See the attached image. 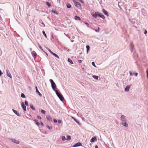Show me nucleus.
<instances>
[{
	"mask_svg": "<svg viewBox=\"0 0 148 148\" xmlns=\"http://www.w3.org/2000/svg\"><path fill=\"white\" fill-rule=\"evenodd\" d=\"M46 118L48 120H49V121L52 122V118L51 117L49 116H47Z\"/></svg>",
	"mask_w": 148,
	"mask_h": 148,
	"instance_id": "nucleus-19",
	"label": "nucleus"
},
{
	"mask_svg": "<svg viewBox=\"0 0 148 148\" xmlns=\"http://www.w3.org/2000/svg\"><path fill=\"white\" fill-rule=\"evenodd\" d=\"M58 97L59 98L60 100L62 101H63L64 100V97L61 93L60 94Z\"/></svg>",
	"mask_w": 148,
	"mask_h": 148,
	"instance_id": "nucleus-4",
	"label": "nucleus"
},
{
	"mask_svg": "<svg viewBox=\"0 0 148 148\" xmlns=\"http://www.w3.org/2000/svg\"><path fill=\"white\" fill-rule=\"evenodd\" d=\"M52 55H53L55 57H56L59 59V57L58 56V55H57L56 54L53 53L52 54Z\"/></svg>",
	"mask_w": 148,
	"mask_h": 148,
	"instance_id": "nucleus-28",
	"label": "nucleus"
},
{
	"mask_svg": "<svg viewBox=\"0 0 148 148\" xmlns=\"http://www.w3.org/2000/svg\"><path fill=\"white\" fill-rule=\"evenodd\" d=\"M81 3H83L84 2L82 0H79Z\"/></svg>",
	"mask_w": 148,
	"mask_h": 148,
	"instance_id": "nucleus-55",
	"label": "nucleus"
},
{
	"mask_svg": "<svg viewBox=\"0 0 148 148\" xmlns=\"http://www.w3.org/2000/svg\"><path fill=\"white\" fill-rule=\"evenodd\" d=\"M6 72L7 75L11 79L12 78V76L11 75L10 72L9 71L8 69H6Z\"/></svg>",
	"mask_w": 148,
	"mask_h": 148,
	"instance_id": "nucleus-7",
	"label": "nucleus"
},
{
	"mask_svg": "<svg viewBox=\"0 0 148 148\" xmlns=\"http://www.w3.org/2000/svg\"><path fill=\"white\" fill-rule=\"evenodd\" d=\"M10 140L12 142L16 144H18L19 143V142L18 141L16 140L15 139H14L13 138H11L10 139Z\"/></svg>",
	"mask_w": 148,
	"mask_h": 148,
	"instance_id": "nucleus-3",
	"label": "nucleus"
},
{
	"mask_svg": "<svg viewBox=\"0 0 148 148\" xmlns=\"http://www.w3.org/2000/svg\"><path fill=\"white\" fill-rule=\"evenodd\" d=\"M98 29H95V31L96 32H98L99 31V27H98Z\"/></svg>",
	"mask_w": 148,
	"mask_h": 148,
	"instance_id": "nucleus-47",
	"label": "nucleus"
},
{
	"mask_svg": "<svg viewBox=\"0 0 148 148\" xmlns=\"http://www.w3.org/2000/svg\"><path fill=\"white\" fill-rule=\"evenodd\" d=\"M95 148H98V146L97 145H96L95 146Z\"/></svg>",
	"mask_w": 148,
	"mask_h": 148,
	"instance_id": "nucleus-58",
	"label": "nucleus"
},
{
	"mask_svg": "<svg viewBox=\"0 0 148 148\" xmlns=\"http://www.w3.org/2000/svg\"><path fill=\"white\" fill-rule=\"evenodd\" d=\"M35 88H36V90H38V88H37V87L36 86Z\"/></svg>",
	"mask_w": 148,
	"mask_h": 148,
	"instance_id": "nucleus-60",
	"label": "nucleus"
},
{
	"mask_svg": "<svg viewBox=\"0 0 148 148\" xmlns=\"http://www.w3.org/2000/svg\"><path fill=\"white\" fill-rule=\"evenodd\" d=\"M121 124L123 126L127 127L128 126V124L127 122L126 121H124L122 122Z\"/></svg>",
	"mask_w": 148,
	"mask_h": 148,
	"instance_id": "nucleus-5",
	"label": "nucleus"
},
{
	"mask_svg": "<svg viewBox=\"0 0 148 148\" xmlns=\"http://www.w3.org/2000/svg\"><path fill=\"white\" fill-rule=\"evenodd\" d=\"M130 45V50H131V52H133L134 50V45L132 44V43H131Z\"/></svg>",
	"mask_w": 148,
	"mask_h": 148,
	"instance_id": "nucleus-16",
	"label": "nucleus"
},
{
	"mask_svg": "<svg viewBox=\"0 0 148 148\" xmlns=\"http://www.w3.org/2000/svg\"><path fill=\"white\" fill-rule=\"evenodd\" d=\"M130 87V86L127 85V86H126L125 87V91L126 92H127L129 91Z\"/></svg>",
	"mask_w": 148,
	"mask_h": 148,
	"instance_id": "nucleus-15",
	"label": "nucleus"
},
{
	"mask_svg": "<svg viewBox=\"0 0 148 148\" xmlns=\"http://www.w3.org/2000/svg\"><path fill=\"white\" fill-rule=\"evenodd\" d=\"M71 5L69 3L66 4V7L68 8H70L71 7Z\"/></svg>",
	"mask_w": 148,
	"mask_h": 148,
	"instance_id": "nucleus-32",
	"label": "nucleus"
},
{
	"mask_svg": "<svg viewBox=\"0 0 148 148\" xmlns=\"http://www.w3.org/2000/svg\"><path fill=\"white\" fill-rule=\"evenodd\" d=\"M136 76H137L138 75V73H136L135 74H134Z\"/></svg>",
	"mask_w": 148,
	"mask_h": 148,
	"instance_id": "nucleus-56",
	"label": "nucleus"
},
{
	"mask_svg": "<svg viewBox=\"0 0 148 148\" xmlns=\"http://www.w3.org/2000/svg\"><path fill=\"white\" fill-rule=\"evenodd\" d=\"M32 48H30V51H32Z\"/></svg>",
	"mask_w": 148,
	"mask_h": 148,
	"instance_id": "nucleus-61",
	"label": "nucleus"
},
{
	"mask_svg": "<svg viewBox=\"0 0 148 148\" xmlns=\"http://www.w3.org/2000/svg\"><path fill=\"white\" fill-rule=\"evenodd\" d=\"M82 62V60H78V62L79 63H81Z\"/></svg>",
	"mask_w": 148,
	"mask_h": 148,
	"instance_id": "nucleus-52",
	"label": "nucleus"
},
{
	"mask_svg": "<svg viewBox=\"0 0 148 148\" xmlns=\"http://www.w3.org/2000/svg\"><path fill=\"white\" fill-rule=\"evenodd\" d=\"M62 140L63 141L65 140H66V139L64 136H62Z\"/></svg>",
	"mask_w": 148,
	"mask_h": 148,
	"instance_id": "nucleus-39",
	"label": "nucleus"
},
{
	"mask_svg": "<svg viewBox=\"0 0 148 148\" xmlns=\"http://www.w3.org/2000/svg\"><path fill=\"white\" fill-rule=\"evenodd\" d=\"M35 88H36V90H38V88H37V87L36 86Z\"/></svg>",
	"mask_w": 148,
	"mask_h": 148,
	"instance_id": "nucleus-59",
	"label": "nucleus"
},
{
	"mask_svg": "<svg viewBox=\"0 0 148 148\" xmlns=\"http://www.w3.org/2000/svg\"><path fill=\"white\" fill-rule=\"evenodd\" d=\"M49 81L51 83L53 89V90H56V89H57L55 83L52 79H50Z\"/></svg>",
	"mask_w": 148,
	"mask_h": 148,
	"instance_id": "nucleus-1",
	"label": "nucleus"
},
{
	"mask_svg": "<svg viewBox=\"0 0 148 148\" xmlns=\"http://www.w3.org/2000/svg\"><path fill=\"white\" fill-rule=\"evenodd\" d=\"M51 12L55 14H58V12L56 10H51Z\"/></svg>",
	"mask_w": 148,
	"mask_h": 148,
	"instance_id": "nucleus-27",
	"label": "nucleus"
},
{
	"mask_svg": "<svg viewBox=\"0 0 148 148\" xmlns=\"http://www.w3.org/2000/svg\"><path fill=\"white\" fill-rule=\"evenodd\" d=\"M86 52L88 53L90 50V47L88 45H87L86 46Z\"/></svg>",
	"mask_w": 148,
	"mask_h": 148,
	"instance_id": "nucleus-20",
	"label": "nucleus"
},
{
	"mask_svg": "<svg viewBox=\"0 0 148 148\" xmlns=\"http://www.w3.org/2000/svg\"><path fill=\"white\" fill-rule=\"evenodd\" d=\"M53 121L54 123H56L57 122V121L56 119H54Z\"/></svg>",
	"mask_w": 148,
	"mask_h": 148,
	"instance_id": "nucleus-49",
	"label": "nucleus"
},
{
	"mask_svg": "<svg viewBox=\"0 0 148 148\" xmlns=\"http://www.w3.org/2000/svg\"><path fill=\"white\" fill-rule=\"evenodd\" d=\"M143 10H142V12H143Z\"/></svg>",
	"mask_w": 148,
	"mask_h": 148,
	"instance_id": "nucleus-64",
	"label": "nucleus"
},
{
	"mask_svg": "<svg viewBox=\"0 0 148 148\" xmlns=\"http://www.w3.org/2000/svg\"><path fill=\"white\" fill-rule=\"evenodd\" d=\"M85 24H86V25H89L88 23L87 22H86L85 23Z\"/></svg>",
	"mask_w": 148,
	"mask_h": 148,
	"instance_id": "nucleus-57",
	"label": "nucleus"
},
{
	"mask_svg": "<svg viewBox=\"0 0 148 148\" xmlns=\"http://www.w3.org/2000/svg\"><path fill=\"white\" fill-rule=\"evenodd\" d=\"M92 64L94 67H96V65H95V63L94 62H92Z\"/></svg>",
	"mask_w": 148,
	"mask_h": 148,
	"instance_id": "nucleus-41",
	"label": "nucleus"
},
{
	"mask_svg": "<svg viewBox=\"0 0 148 148\" xmlns=\"http://www.w3.org/2000/svg\"><path fill=\"white\" fill-rule=\"evenodd\" d=\"M42 33L44 35V36H45V37L46 38H47V35L45 34V32L44 31H42Z\"/></svg>",
	"mask_w": 148,
	"mask_h": 148,
	"instance_id": "nucleus-33",
	"label": "nucleus"
},
{
	"mask_svg": "<svg viewBox=\"0 0 148 148\" xmlns=\"http://www.w3.org/2000/svg\"><path fill=\"white\" fill-rule=\"evenodd\" d=\"M146 73H147V78H148V68L147 69L146 71Z\"/></svg>",
	"mask_w": 148,
	"mask_h": 148,
	"instance_id": "nucleus-46",
	"label": "nucleus"
},
{
	"mask_svg": "<svg viewBox=\"0 0 148 148\" xmlns=\"http://www.w3.org/2000/svg\"><path fill=\"white\" fill-rule=\"evenodd\" d=\"M25 105L26 106H28V102L26 100H25Z\"/></svg>",
	"mask_w": 148,
	"mask_h": 148,
	"instance_id": "nucleus-38",
	"label": "nucleus"
},
{
	"mask_svg": "<svg viewBox=\"0 0 148 148\" xmlns=\"http://www.w3.org/2000/svg\"><path fill=\"white\" fill-rule=\"evenodd\" d=\"M75 20H81L79 16H75Z\"/></svg>",
	"mask_w": 148,
	"mask_h": 148,
	"instance_id": "nucleus-21",
	"label": "nucleus"
},
{
	"mask_svg": "<svg viewBox=\"0 0 148 148\" xmlns=\"http://www.w3.org/2000/svg\"><path fill=\"white\" fill-rule=\"evenodd\" d=\"M102 11L105 15H106L107 16H109V14L108 12L106 10H105V9H103L102 10Z\"/></svg>",
	"mask_w": 148,
	"mask_h": 148,
	"instance_id": "nucleus-13",
	"label": "nucleus"
},
{
	"mask_svg": "<svg viewBox=\"0 0 148 148\" xmlns=\"http://www.w3.org/2000/svg\"><path fill=\"white\" fill-rule=\"evenodd\" d=\"M97 140V138L95 136L92 137L91 140H90V142L91 143H93L94 141H96Z\"/></svg>",
	"mask_w": 148,
	"mask_h": 148,
	"instance_id": "nucleus-9",
	"label": "nucleus"
},
{
	"mask_svg": "<svg viewBox=\"0 0 148 148\" xmlns=\"http://www.w3.org/2000/svg\"><path fill=\"white\" fill-rule=\"evenodd\" d=\"M3 74V72H2V71L0 69V76H1Z\"/></svg>",
	"mask_w": 148,
	"mask_h": 148,
	"instance_id": "nucleus-50",
	"label": "nucleus"
},
{
	"mask_svg": "<svg viewBox=\"0 0 148 148\" xmlns=\"http://www.w3.org/2000/svg\"><path fill=\"white\" fill-rule=\"evenodd\" d=\"M121 120L122 122L124 121H126L125 116L124 115H122L121 117Z\"/></svg>",
	"mask_w": 148,
	"mask_h": 148,
	"instance_id": "nucleus-14",
	"label": "nucleus"
},
{
	"mask_svg": "<svg viewBox=\"0 0 148 148\" xmlns=\"http://www.w3.org/2000/svg\"><path fill=\"white\" fill-rule=\"evenodd\" d=\"M12 110L13 111V112L15 113L16 115L17 116H21V115H20L18 112H17L16 110L12 109Z\"/></svg>",
	"mask_w": 148,
	"mask_h": 148,
	"instance_id": "nucleus-12",
	"label": "nucleus"
},
{
	"mask_svg": "<svg viewBox=\"0 0 148 148\" xmlns=\"http://www.w3.org/2000/svg\"><path fill=\"white\" fill-rule=\"evenodd\" d=\"M30 108H32L33 110H35V108L34 107L33 104H30Z\"/></svg>",
	"mask_w": 148,
	"mask_h": 148,
	"instance_id": "nucleus-22",
	"label": "nucleus"
},
{
	"mask_svg": "<svg viewBox=\"0 0 148 148\" xmlns=\"http://www.w3.org/2000/svg\"><path fill=\"white\" fill-rule=\"evenodd\" d=\"M46 126H47V128L49 130H50V129H52V127H50V126H49L48 125H47Z\"/></svg>",
	"mask_w": 148,
	"mask_h": 148,
	"instance_id": "nucleus-40",
	"label": "nucleus"
},
{
	"mask_svg": "<svg viewBox=\"0 0 148 148\" xmlns=\"http://www.w3.org/2000/svg\"><path fill=\"white\" fill-rule=\"evenodd\" d=\"M38 46L39 47V48L40 49H41L43 52H44V53H45L46 54V55H47V56H48V54L47 53L45 52L44 51V50L43 49H42V47L40 45L38 44Z\"/></svg>",
	"mask_w": 148,
	"mask_h": 148,
	"instance_id": "nucleus-17",
	"label": "nucleus"
},
{
	"mask_svg": "<svg viewBox=\"0 0 148 148\" xmlns=\"http://www.w3.org/2000/svg\"><path fill=\"white\" fill-rule=\"evenodd\" d=\"M92 77L94 79H95L97 80L98 79V76H97L96 75H93L92 76Z\"/></svg>",
	"mask_w": 148,
	"mask_h": 148,
	"instance_id": "nucleus-25",
	"label": "nucleus"
},
{
	"mask_svg": "<svg viewBox=\"0 0 148 148\" xmlns=\"http://www.w3.org/2000/svg\"><path fill=\"white\" fill-rule=\"evenodd\" d=\"M36 93H38L40 97L42 96V94L39 92V91L38 90H36Z\"/></svg>",
	"mask_w": 148,
	"mask_h": 148,
	"instance_id": "nucleus-24",
	"label": "nucleus"
},
{
	"mask_svg": "<svg viewBox=\"0 0 148 148\" xmlns=\"http://www.w3.org/2000/svg\"><path fill=\"white\" fill-rule=\"evenodd\" d=\"M101 14V13H100L99 12H98L97 17H100Z\"/></svg>",
	"mask_w": 148,
	"mask_h": 148,
	"instance_id": "nucleus-45",
	"label": "nucleus"
},
{
	"mask_svg": "<svg viewBox=\"0 0 148 148\" xmlns=\"http://www.w3.org/2000/svg\"><path fill=\"white\" fill-rule=\"evenodd\" d=\"M143 30H144V34H146L147 33V31L145 29H143Z\"/></svg>",
	"mask_w": 148,
	"mask_h": 148,
	"instance_id": "nucleus-43",
	"label": "nucleus"
},
{
	"mask_svg": "<svg viewBox=\"0 0 148 148\" xmlns=\"http://www.w3.org/2000/svg\"><path fill=\"white\" fill-rule=\"evenodd\" d=\"M41 112L42 114H45L46 113V111L42 109L41 110Z\"/></svg>",
	"mask_w": 148,
	"mask_h": 148,
	"instance_id": "nucleus-34",
	"label": "nucleus"
},
{
	"mask_svg": "<svg viewBox=\"0 0 148 148\" xmlns=\"http://www.w3.org/2000/svg\"><path fill=\"white\" fill-rule=\"evenodd\" d=\"M48 50L50 52V53H51L52 55V54L53 53L51 51V50L49 49H48Z\"/></svg>",
	"mask_w": 148,
	"mask_h": 148,
	"instance_id": "nucleus-42",
	"label": "nucleus"
},
{
	"mask_svg": "<svg viewBox=\"0 0 148 148\" xmlns=\"http://www.w3.org/2000/svg\"><path fill=\"white\" fill-rule=\"evenodd\" d=\"M100 17L101 18H102L103 19H104L105 18L103 14H101L100 16Z\"/></svg>",
	"mask_w": 148,
	"mask_h": 148,
	"instance_id": "nucleus-36",
	"label": "nucleus"
},
{
	"mask_svg": "<svg viewBox=\"0 0 148 148\" xmlns=\"http://www.w3.org/2000/svg\"><path fill=\"white\" fill-rule=\"evenodd\" d=\"M62 121L60 120H58V123L59 124H60L61 123Z\"/></svg>",
	"mask_w": 148,
	"mask_h": 148,
	"instance_id": "nucleus-51",
	"label": "nucleus"
},
{
	"mask_svg": "<svg viewBox=\"0 0 148 148\" xmlns=\"http://www.w3.org/2000/svg\"><path fill=\"white\" fill-rule=\"evenodd\" d=\"M37 118L39 120H41L42 119L41 117L40 116H37Z\"/></svg>",
	"mask_w": 148,
	"mask_h": 148,
	"instance_id": "nucleus-44",
	"label": "nucleus"
},
{
	"mask_svg": "<svg viewBox=\"0 0 148 148\" xmlns=\"http://www.w3.org/2000/svg\"><path fill=\"white\" fill-rule=\"evenodd\" d=\"M72 118L73 119H75L73 117H72Z\"/></svg>",
	"mask_w": 148,
	"mask_h": 148,
	"instance_id": "nucleus-63",
	"label": "nucleus"
},
{
	"mask_svg": "<svg viewBox=\"0 0 148 148\" xmlns=\"http://www.w3.org/2000/svg\"><path fill=\"white\" fill-rule=\"evenodd\" d=\"M40 123H41V125L42 126H44V124L43 123L40 121Z\"/></svg>",
	"mask_w": 148,
	"mask_h": 148,
	"instance_id": "nucleus-53",
	"label": "nucleus"
},
{
	"mask_svg": "<svg viewBox=\"0 0 148 148\" xmlns=\"http://www.w3.org/2000/svg\"><path fill=\"white\" fill-rule=\"evenodd\" d=\"M21 107L23 110L25 111L26 110V106L23 102H22L21 104Z\"/></svg>",
	"mask_w": 148,
	"mask_h": 148,
	"instance_id": "nucleus-8",
	"label": "nucleus"
},
{
	"mask_svg": "<svg viewBox=\"0 0 148 148\" xmlns=\"http://www.w3.org/2000/svg\"><path fill=\"white\" fill-rule=\"evenodd\" d=\"M75 121L78 124H79V122L78 121H77L76 119H74Z\"/></svg>",
	"mask_w": 148,
	"mask_h": 148,
	"instance_id": "nucleus-48",
	"label": "nucleus"
},
{
	"mask_svg": "<svg viewBox=\"0 0 148 148\" xmlns=\"http://www.w3.org/2000/svg\"><path fill=\"white\" fill-rule=\"evenodd\" d=\"M21 97L23 98H26V97L23 93H22L21 94Z\"/></svg>",
	"mask_w": 148,
	"mask_h": 148,
	"instance_id": "nucleus-29",
	"label": "nucleus"
},
{
	"mask_svg": "<svg viewBox=\"0 0 148 148\" xmlns=\"http://www.w3.org/2000/svg\"><path fill=\"white\" fill-rule=\"evenodd\" d=\"M56 95H57V96H58L61 93L60 92H59L56 90H54Z\"/></svg>",
	"mask_w": 148,
	"mask_h": 148,
	"instance_id": "nucleus-31",
	"label": "nucleus"
},
{
	"mask_svg": "<svg viewBox=\"0 0 148 148\" xmlns=\"http://www.w3.org/2000/svg\"><path fill=\"white\" fill-rule=\"evenodd\" d=\"M129 73H130V76H133L134 74V73H132V72L131 71H130Z\"/></svg>",
	"mask_w": 148,
	"mask_h": 148,
	"instance_id": "nucleus-37",
	"label": "nucleus"
},
{
	"mask_svg": "<svg viewBox=\"0 0 148 148\" xmlns=\"http://www.w3.org/2000/svg\"><path fill=\"white\" fill-rule=\"evenodd\" d=\"M134 55H135L134 56H136V57L137 56V54L136 53H134Z\"/></svg>",
	"mask_w": 148,
	"mask_h": 148,
	"instance_id": "nucleus-54",
	"label": "nucleus"
},
{
	"mask_svg": "<svg viewBox=\"0 0 148 148\" xmlns=\"http://www.w3.org/2000/svg\"><path fill=\"white\" fill-rule=\"evenodd\" d=\"M73 1L75 4V6L79 8H81L82 6L81 4L78 2H77L74 0H73Z\"/></svg>",
	"mask_w": 148,
	"mask_h": 148,
	"instance_id": "nucleus-2",
	"label": "nucleus"
},
{
	"mask_svg": "<svg viewBox=\"0 0 148 148\" xmlns=\"http://www.w3.org/2000/svg\"><path fill=\"white\" fill-rule=\"evenodd\" d=\"M31 53L32 56L34 58H36L37 54L34 51H32Z\"/></svg>",
	"mask_w": 148,
	"mask_h": 148,
	"instance_id": "nucleus-10",
	"label": "nucleus"
},
{
	"mask_svg": "<svg viewBox=\"0 0 148 148\" xmlns=\"http://www.w3.org/2000/svg\"><path fill=\"white\" fill-rule=\"evenodd\" d=\"M82 145V144L81 143L79 142L75 144H74L73 146V147H77L79 146H81Z\"/></svg>",
	"mask_w": 148,
	"mask_h": 148,
	"instance_id": "nucleus-6",
	"label": "nucleus"
},
{
	"mask_svg": "<svg viewBox=\"0 0 148 148\" xmlns=\"http://www.w3.org/2000/svg\"><path fill=\"white\" fill-rule=\"evenodd\" d=\"M46 4L48 6V7H50L51 6L50 3L48 2H46Z\"/></svg>",
	"mask_w": 148,
	"mask_h": 148,
	"instance_id": "nucleus-35",
	"label": "nucleus"
},
{
	"mask_svg": "<svg viewBox=\"0 0 148 148\" xmlns=\"http://www.w3.org/2000/svg\"><path fill=\"white\" fill-rule=\"evenodd\" d=\"M51 36L53 38H54V37L53 36Z\"/></svg>",
	"mask_w": 148,
	"mask_h": 148,
	"instance_id": "nucleus-62",
	"label": "nucleus"
},
{
	"mask_svg": "<svg viewBox=\"0 0 148 148\" xmlns=\"http://www.w3.org/2000/svg\"><path fill=\"white\" fill-rule=\"evenodd\" d=\"M35 123L38 126L40 125V123L38 122V120L37 119H35L34 120Z\"/></svg>",
	"mask_w": 148,
	"mask_h": 148,
	"instance_id": "nucleus-18",
	"label": "nucleus"
},
{
	"mask_svg": "<svg viewBox=\"0 0 148 148\" xmlns=\"http://www.w3.org/2000/svg\"><path fill=\"white\" fill-rule=\"evenodd\" d=\"M68 61L70 64H73V62L72 61V60L68 58Z\"/></svg>",
	"mask_w": 148,
	"mask_h": 148,
	"instance_id": "nucleus-23",
	"label": "nucleus"
},
{
	"mask_svg": "<svg viewBox=\"0 0 148 148\" xmlns=\"http://www.w3.org/2000/svg\"><path fill=\"white\" fill-rule=\"evenodd\" d=\"M98 12H95V13L91 14L92 16L95 18H96L97 17Z\"/></svg>",
	"mask_w": 148,
	"mask_h": 148,
	"instance_id": "nucleus-11",
	"label": "nucleus"
},
{
	"mask_svg": "<svg viewBox=\"0 0 148 148\" xmlns=\"http://www.w3.org/2000/svg\"><path fill=\"white\" fill-rule=\"evenodd\" d=\"M40 25L42 27H45V25L43 22H40Z\"/></svg>",
	"mask_w": 148,
	"mask_h": 148,
	"instance_id": "nucleus-30",
	"label": "nucleus"
},
{
	"mask_svg": "<svg viewBox=\"0 0 148 148\" xmlns=\"http://www.w3.org/2000/svg\"><path fill=\"white\" fill-rule=\"evenodd\" d=\"M71 139V137L70 136H67L66 140H69Z\"/></svg>",
	"mask_w": 148,
	"mask_h": 148,
	"instance_id": "nucleus-26",
	"label": "nucleus"
}]
</instances>
